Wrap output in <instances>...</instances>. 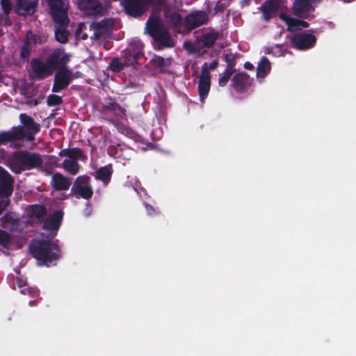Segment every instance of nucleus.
<instances>
[{
  "label": "nucleus",
  "mask_w": 356,
  "mask_h": 356,
  "mask_svg": "<svg viewBox=\"0 0 356 356\" xmlns=\"http://www.w3.org/2000/svg\"><path fill=\"white\" fill-rule=\"evenodd\" d=\"M83 24H80L76 30V37H79L81 40H86L88 38V34L86 33H81Z\"/></svg>",
  "instance_id": "46"
},
{
  "label": "nucleus",
  "mask_w": 356,
  "mask_h": 356,
  "mask_svg": "<svg viewBox=\"0 0 356 356\" xmlns=\"http://www.w3.org/2000/svg\"><path fill=\"white\" fill-rule=\"evenodd\" d=\"M219 33L218 32L207 33L202 35L200 41L204 47H211L218 40Z\"/></svg>",
  "instance_id": "31"
},
{
  "label": "nucleus",
  "mask_w": 356,
  "mask_h": 356,
  "mask_svg": "<svg viewBox=\"0 0 356 356\" xmlns=\"http://www.w3.org/2000/svg\"><path fill=\"white\" fill-rule=\"evenodd\" d=\"M63 98L57 95H50L47 97V103L49 106H56L62 104Z\"/></svg>",
  "instance_id": "42"
},
{
  "label": "nucleus",
  "mask_w": 356,
  "mask_h": 356,
  "mask_svg": "<svg viewBox=\"0 0 356 356\" xmlns=\"http://www.w3.org/2000/svg\"><path fill=\"white\" fill-rule=\"evenodd\" d=\"M12 236L8 232L0 229V245L4 248H8L11 241Z\"/></svg>",
  "instance_id": "37"
},
{
  "label": "nucleus",
  "mask_w": 356,
  "mask_h": 356,
  "mask_svg": "<svg viewBox=\"0 0 356 356\" xmlns=\"http://www.w3.org/2000/svg\"><path fill=\"white\" fill-rule=\"evenodd\" d=\"M31 305H33L34 304V301H31L29 303Z\"/></svg>",
  "instance_id": "56"
},
{
  "label": "nucleus",
  "mask_w": 356,
  "mask_h": 356,
  "mask_svg": "<svg viewBox=\"0 0 356 356\" xmlns=\"http://www.w3.org/2000/svg\"><path fill=\"white\" fill-rule=\"evenodd\" d=\"M72 184L70 178L65 177L60 172L54 173L50 181L51 188L56 191H67Z\"/></svg>",
  "instance_id": "21"
},
{
  "label": "nucleus",
  "mask_w": 356,
  "mask_h": 356,
  "mask_svg": "<svg viewBox=\"0 0 356 356\" xmlns=\"http://www.w3.org/2000/svg\"><path fill=\"white\" fill-rule=\"evenodd\" d=\"M209 22V17L206 11L193 10L184 18L182 34H188L193 30L207 24Z\"/></svg>",
  "instance_id": "6"
},
{
  "label": "nucleus",
  "mask_w": 356,
  "mask_h": 356,
  "mask_svg": "<svg viewBox=\"0 0 356 356\" xmlns=\"http://www.w3.org/2000/svg\"><path fill=\"white\" fill-rule=\"evenodd\" d=\"M150 62L152 65L159 70L161 72H166L168 67L171 65L172 59L171 58H165L161 56L154 55Z\"/></svg>",
  "instance_id": "25"
},
{
  "label": "nucleus",
  "mask_w": 356,
  "mask_h": 356,
  "mask_svg": "<svg viewBox=\"0 0 356 356\" xmlns=\"http://www.w3.org/2000/svg\"><path fill=\"white\" fill-rule=\"evenodd\" d=\"M74 79L73 72L70 69H59L54 76L51 88L53 92H59L67 88Z\"/></svg>",
  "instance_id": "9"
},
{
  "label": "nucleus",
  "mask_w": 356,
  "mask_h": 356,
  "mask_svg": "<svg viewBox=\"0 0 356 356\" xmlns=\"http://www.w3.org/2000/svg\"><path fill=\"white\" fill-rule=\"evenodd\" d=\"M100 112L104 115H108L110 113H112L113 115L119 118L126 116L125 108L113 101L111 98L105 100V104L102 105Z\"/></svg>",
  "instance_id": "19"
},
{
  "label": "nucleus",
  "mask_w": 356,
  "mask_h": 356,
  "mask_svg": "<svg viewBox=\"0 0 356 356\" xmlns=\"http://www.w3.org/2000/svg\"><path fill=\"white\" fill-rule=\"evenodd\" d=\"M111 176L112 166L111 165H107L99 168L96 171L95 177L97 180H99L105 184H107L111 180Z\"/></svg>",
  "instance_id": "27"
},
{
  "label": "nucleus",
  "mask_w": 356,
  "mask_h": 356,
  "mask_svg": "<svg viewBox=\"0 0 356 356\" xmlns=\"http://www.w3.org/2000/svg\"><path fill=\"white\" fill-rule=\"evenodd\" d=\"M130 51V56H132V60L134 62L138 63V60L143 56V53L140 51Z\"/></svg>",
  "instance_id": "45"
},
{
  "label": "nucleus",
  "mask_w": 356,
  "mask_h": 356,
  "mask_svg": "<svg viewBox=\"0 0 356 356\" xmlns=\"http://www.w3.org/2000/svg\"><path fill=\"white\" fill-rule=\"evenodd\" d=\"M168 19V25L175 32L182 34L183 20L181 14L173 12L165 16Z\"/></svg>",
  "instance_id": "23"
},
{
  "label": "nucleus",
  "mask_w": 356,
  "mask_h": 356,
  "mask_svg": "<svg viewBox=\"0 0 356 356\" xmlns=\"http://www.w3.org/2000/svg\"><path fill=\"white\" fill-rule=\"evenodd\" d=\"M70 61V56L67 54H63L61 51H55L49 58V64L54 70L56 69H70L66 64Z\"/></svg>",
  "instance_id": "20"
},
{
  "label": "nucleus",
  "mask_w": 356,
  "mask_h": 356,
  "mask_svg": "<svg viewBox=\"0 0 356 356\" xmlns=\"http://www.w3.org/2000/svg\"><path fill=\"white\" fill-rule=\"evenodd\" d=\"M25 41L34 47L35 44H41L42 38L41 35L35 34L31 30H29L26 32Z\"/></svg>",
  "instance_id": "35"
},
{
  "label": "nucleus",
  "mask_w": 356,
  "mask_h": 356,
  "mask_svg": "<svg viewBox=\"0 0 356 356\" xmlns=\"http://www.w3.org/2000/svg\"><path fill=\"white\" fill-rule=\"evenodd\" d=\"M144 206L146 209V211L148 215L153 216V215H156L158 213L156 209L153 207L151 204H149L147 202H144Z\"/></svg>",
  "instance_id": "47"
},
{
  "label": "nucleus",
  "mask_w": 356,
  "mask_h": 356,
  "mask_svg": "<svg viewBox=\"0 0 356 356\" xmlns=\"http://www.w3.org/2000/svg\"><path fill=\"white\" fill-rule=\"evenodd\" d=\"M165 0H122L121 5L124 12L130 17H140L144 15L151 6H161Z\"/></svg>",
  "instance_id": "4"
},
{
  "label": "nucleus",
  "mask_w": 356,
  "mask_h": 356,
  "mask_svg": "<svg viewBox=\"0 0 356 356\" xmlns=\"http://www.w3.org/2000/svg\"><path fill=\"white\" fill-rule=\"evenodd\" d=\"M78 8L88 16H102L104 8L102 3L98 0H79Z\"/></svg>",
  "instance_id": "11"
},
{
  "label": "nucleus",
  "mask_w": 356,
  "mask_h": 356,
  "mask_svg": "<svg viewBox=\"0 0 356 356\" xmlns=\"http://www.w3.org/2000/svg\"><path fill=\"white\" fill-rule=\"evenodd\" d=\"M14 222V214L12 212L6 213L0 218V226L1 227H6L9 225H13Z\"/></svg>",
  "instance_id": "41"
},
{
  "label": "nucleus",
  "mask_w": 356,
  "mask_h": 356,
  "mask_svg": "<svg viewBox=\"0 0 356 356\" xmlns=\"http://www.w3.org/2000/svg\"><path fill=\"white\" fill-rule=\"evenodd\" d=\"M70 154V148L63 149L58 153V155L61 157H68Z\"/></svg>",
  "instance_id": "51"
},
{
  "label": "nucleus",
  "mask_w": 356,
  "mask_h": 356,
  "mask_svg": "<svg viewBox=\"0 0 356 356\" xmlns=\"http://www.w3.org/2000/svg\"><path fill=\"white\" fill-rule=\"evenodd\" d=\"M25 138V131L21 126L13 127L10 131L0 132V145H6L10 142L20 140Z\"/></svg>",
  "instance_id": "15"
},
{
  "label": "nucleus",
  "mask_w": 356,
  "mask_h": 356,
  "mask_svg": "<svg viewBox=\"0 0 356 356\" xmlns=\"http://www.w3.org/2000/svg\"><path fill=\"white\" fill-rule=\"evenodd\" d=\"M124 62L126 66H131L137 63L136 62H134L132 60V56H130V51L126 54L125 56L124 57Z\"/></svg>",
  "instance_id": "48"
},
{
  "label": "nucleus",
  "mask_w": 356,
  "mask_h": 356,
  "mask_svg": "<svg viewBox=\"0 0 356 356\" xmlns=\"http://www.w3.org/2000/svg\"><path fill=\"white\" fill-rule=\"evenodd\" d=\"M14 178L0 165V216L10 204L9 197L14 190Z\"/></svg>",
  "instance_id": "5"
},
{
  "label": "nucleus",
  "mask_w": 356,
  "mask_h": 356,
  "mask_svg": "<svg viewBox=\"0 0 356 356\" xmlns=\"http://www.w3.org/2000/svg\"><path fill=\"white\" fill-rule=\"evenodd\" d=\"M62 168L70 175H76L79 172L81 165L77 161L65 159Z\"/></svg>",
  "instance_id": "30"
},
{
  "label": "nucleus",
  "mask_w": 356,
  "mask_h": 356,
  "mask_svg": "<svg viewBox=\"0 0 356 356\" xmlns=\"http://www.w3.org/2000/svg\"><path fill=\"white\" fill-rule=\"evenodd\" d=\"M234 71L232 70L225 69L222 74H220V78L218 79V85L220 87L225 86L229 80L230 79L232 75L234 74Z\"/></svg>",
  "instance_id": "38"
},
{
  "label": "nucleus",
  "mask_w": 356,
  "mask_h": 356,
  "mask_svg": "<svg viewBox=\"0 0 356 356\" xmlns=\"http://www.w3.org/2000/svg\"><path fill=\"white\" fill-rule=\"evenodd\" d=\"M244 67L246 70H252L254 68V65L250 62H245L244 64Z\"/></svg>",
  "instance_id": "53"
},
{
  "label": "nucleus",
  "mask_w": 356,
  "mask_h": 356,
  "mask_svg": "<svg viewBox=\"0 0 356 356\" xmlns=\"http://www.w3.org/2000/svg\"><path fill=\"white\" fill-rule=\"evenodd\" d=\"M29 212L32 217L42 222L47 215V209L44 204H35L29 206Z\"/></svg>",
  "instance_id": "26"
},
{
  "label": "nucleus",
  "mask_w": 356,
  "mask_h": 356,
  "mask_svg": "<svg viewBox=\"0 0 356 356\" xmlns=\"http://www.w3.org/2000/svg\"><path fill=\"white\" fill-rule=\"evenodd\" d=\"M146 29L147 33L163 46L172 47L174 45L170 33L158 17L150 16L146 23Z\"/></svg>",
  "instance_id": "3"
},
{
  "label": "nucleus",
  "mask_w": 356,
  "mask_h": 356,
  "mask_svg": "<svg viewBox=\"0 0 356 356\" xmlns=\"http://www.w3.org/2000/svg\"><path fill=\"white\" fill-rule=\"evenodd\" d=\"M287 25L290 30H300L301 28H307L309 23L305 20L291 17L288 19Z\"/></svg>",
  "instance_id": "33"
},
{
  "label": "nucleus",
  "mask_w": 356,
  "mask_h": 356,
  "mask_svg": "<svg viewBox=\"0 0 356 356\" xmlns=\"http://www.w3.org/2000/svg\"><path fill=\"white\" fill-rule=\"evenodd\" d=\"M310 7L311 4L308 0H296L293 9L296 15L300 16L309 13Z\"/></svg>",
  "instance_id": "29"
},
{
  "label": "nucleus",
  "mask_w": 356,
  "mask_h": 356,
  "mask_svg": "<svg viewBox=\"0 0 356 356\" xmlns=\"http://www.w3.org/2000/svg\"><path fill=\"white\" fill-rule=\"evenodd\" d=\"M50 10V14L55 24L68 26L70 19L67 15V8L65 0H47Z\"/></svg>",
  "instance_id": "7"
},
{
  "label": "nucleus",
  "mask_w": 356,
  "mask_h": 356,
  "mask_svg": "<svg viewBox=\"0 0 356 356\" xmlns=\"http://www.w3.org/2000/svg\"><path fill=\"white\" fill-rule=\"evenodd\" d=\"M42 156L29 150L17 151L13 153L9 167L15 174L33 169L41 168L43 165Z\"/></svg>",
  "instance_id": "2"
},
{
  "label": "nucleus",
  "mask_w": 356,
  "mask_h": 356,
  "mask_svg": "<svg viewBox=\"0 0 356 356\" xmlns=\"http://www.w3.org/2000/svg\"><path fill=\"white\" fill-rule=\"evenodd\" d=\"M33 48V45L24 40L20 49V58L23 60H28Z\"/></svg>",
  "instance_id": "36"
},
{
  "label": "nucleus",
  "mask_w": 356,
  "mask_h": 356,
  "mask_svg": "<svg viewBox=\"0 0 356 356\" xmlns=\"http://www.w3.org/2000/svg\"><path fill=\"white\" fill-rule=\"evenodd\" d=\"M211 88V76L207 64L204 63L198 81V93L202 103L204 102Z\"/></svg>",
  "instance_id": "13"
},
{
  "label": "nucleus",
  "mask_w": 356,
  "mask_h": 356,
  "mask_svg": "<svg viewBox=\"0 0 356 356\" xmlns=\"http://www.w3.org/2000/svg\"><path fill=\"white\" fill-rule=\"evenodd\" d=\"M90 177L86 175L76 177L71 188V195L85 200L91 198L93 190L90 185Z\"/></svg>",
  "instance_id": "8"
},
{
  "label": "nucleus",
  "mask_w": 356,
  "mask_h": 356,
  "mask_svg": "<svg viewBox=\"0 0 356 356\" xmlns=\"http://www.w3.org/2000/svg\"><path fill=\"white\" fill-rule=\"evenodd\" d=\"M38 4V0H16L15 13L19 16H32Z\"/></svg>",
  "instance_id": "16"
},
{
  "label": "nucleus",
  "mask_w": 356,
  "mask_h": 356,
  "mask_svg": "<svg viewBox=\"0 0 356 356\" xmlns=\"http://www.w3.org/2000/svg\"><path fill=\"white\" fill-rule=\"evenodd\" d=\"M70 160L77 161L79 160H85L86 159V156L84 154L83 151L79 148H70V154H69Z\"/></svg>",
  "instance_id": "34"
},
{
  "label": "nucleus",
  "mask_w": 356,
  "mask_h": 356,
  "mask_svg": "<svg viewBox=\"0 0 356 356\" xmlns=\"http://www.w3.org/2000/svg\"><path fill=\"white\" fill-rule=\"evenodd\" d=\"M229 6V3H228L227 1L219 0L214 8L215 13H222Z\"/></svg>",
  "instance_id": "43"
},
{
  "label": "nucleus",
  "mask_w": 356,
  "mask_h": 356,
  "mask_svg": "<svg viewBox=\"0 0 356 356\" xmlns=\"http://www.w3.org/2000/svg\"><path fill=\"white\" fill-rule=\"evenodd\" d=\"M31 68L39 80L49 76L54 72L53 67L49 64V58L45 64L38 58H34L31 63Z\"/></svg>",
  "instance_id": "14"
},
{
  "label": "nucleus",
  "mask_w": 356,
  "mask_h": 356,
  "mask_svg": "<svg viewBox=\"0 0 356 356\" xmlns=\"http://www.w3.org/2000/svg\"><path fill=\"white\" fill-rule=\"evenodd\" d=\"M224 60L227 63V69L235 70L236 65V55L230 53H227L224 55Z\"/></svg>",
  "instance_id": "40"
},
{
  "label": "nucleus",
  "mask_w": 356,
  "mask_h": 356,
  "mask_svg": "<svg viewBox=\"0 0 356 356\" xmlns=\"http://www.w3.org/2000/svg\"><path fill=\"white\" fill-rule=\"evenodd\" d=\"M125 63H122L118 58H114L111 60L109 64V68L114 72H120L124 70Z\"/></svg>",
  "instance_id": "39"
},
{
  "label": "nucleus",
  "mask_w": 356,
  "mask_h": 356,
  "mask_svg": "<svg viewBox=\"0 0 356 356\" xmlns=\"http://www.w3.org/2000/svg\"><path fill=\"white\" fill-rule=\"evenodd\" d=\"M55 38L57 41L65 44L68 41L69 32L66 30L67 26H62L60 24H56Z\"/></svg>",
  "instance_id": "32"
},
{
  "label": "nucleus",
  "mask_w": 356,
  "mask_h": 356,
  "mask_svg": "<svg viewBox=\"0 0 356 356\" xmlns=\"http://www.w3.org/2000/svg\"><path fill=\"white\" fill-rule=\"evenodd\" d=\"M19 120L22 124V127L24 128V131H40V125L37 123L34 119L27 115L26 113H21L19 115Z\"/></svg>",
  "instance_id": "24"
},
{
  "label": "nucleus",
  "mask_w": 356,
  "mask_h": 356,
  "mask_svg": "<svg viewBox=\"0 0 356 356\" xmlns=\"http://www.w3.org/2000/svg\"><path fill=\"white\" fill-rule=\"evenodd\" d=\"M29 248L39 266H50L61 257L59 246L49 241L33 240Z\"/></svg>",
  "instance_id": "1"
},
{
  "label": "nucleus",
  "mask_w": 356,
  "mask_h": 356,
  "mask_svg": "<svg viewBox=\"0 0 356 356\" xmlns=\"http://www.w3.org/2000/svg\"><path fill=\"white\" fill-rule=\"evenodd\" d=\"M108 153L110 156L115 157L118 153V149L115 146H110L108 149Z\"/></svg>",
  "instance_id": "50"
},
{
  "label": "nucleus",
  "mask_w": 356,
  "mask_h": 356,
  "mask_svg": "<svg viewBox=\"0 0 356 356\" xmlns=\"http://www.w3.org/2000/svg\"><path fill=\"white\" fill-rule=\"evenodd\" d=\"M113 29V24L110 19L105 18L100 22H92L90 24V30L93 31V34L90 37L93 40H99L102 38L108 37Z\"/></svg>",
  "instance_id": "10"
},
{
  "label": "nucleus",
  "mask_w": 356,
  "mask_h": 356,
  "mask_svg": "<svg viewBox=\"0 0 356 356\" xmlns=\"http://www.w3.org/2000/svg\"><path fill=\"white\" fill-rule=\"evenodd\" d=\"M270 71V63L267 57L263 56L257 67V76L258 78H264Z\"/></svg>",
  "instance_id": "28"
},
{
  "label": "nucleus",
  "mask_w": 356,
  "mask_h": 356,
  "mask_svg": "<svg viewBox=\"0 0 356 356\" xmlns=\"http://www.w3.org/2000/svg\"><path fill=\"white\" fill-rule=\"evenodd\" d=\"M280 18L282 20L284 21V22H286V24H287V22H289L288 19H291V17H288L286 15L283 14V13H282V14H280Z\"/></svg>",
  "instance_id": "54"
},
{
  "label": "nucleus",
  "mask_w": 356,
  "mask_h": 356,
  "mask_svg": "<svg viewBox=\"0 0 356 356\" xmlns=\"http://www.w3.org/2000/svg\"><path fill=\"white\" fill-rule=\"evenodd\" d=\"M218 66V61L217 60H213L209 65V68L211 70H216Z\"/></svg>",
  "instance_id": "52"
},
{
  "label": "nucleus",
  "mask_w": 356,
  "mask_h": 356,
  "mask_svg": "<svg viewBox=\"0 0 356 356\" xmlns=\"http://www.w3.org/2000/svg\"><path fill=\"white\" fill-rule=\"evenodd\" d=\"M316 38L312 33H296L291 40V47L299 50H305L312 47Z\"/></svg>",
  "instance_id": "12"
},
{
  "label": "nucleus",
  "mask_w": 356,
  "mask_h": 356,
  "mask_svg": "<svg viewBox=\"0 0 356 356\" xmlns=\"http://www.w3.org/2000/svg\"><path fill=\"white\" fill-rule=\"evenodd\" d=\"M280 6V0H266L260 7L264 21H269L275 15Z\"/></svg>",
  "instance_id": "22"
},
{
  "label": "nucleus",
  "mask_w": 356,
  "mask_h": 356,
  "mask_svg": "<svg viewBox=\"0 0 356 356\" xmlns=\"http://www.w3.org/2000/svg\"><path fill=\"white\" fill-rule=\"evenodd\" d=\"M250 76L245 72L236 73L232 79V86L236 92L244 93L251 86Z\"/></svg>",
  "instance_id": "17"
},
{
  "label": "nucleus",
  "mask_w": 356,
  "mask_h": 356,
  "mask_svg": "<svg viewBox=\"0 0 356 356\" xmlns=\"http://www.w3.org/2000/svg\"><path fill=\"white\" fill-rule=\"evenodd\" d=\"M64 212L62 210H57L51 213L44 222L42 229L56 233L63 220Z\"/></svg>",
  "instance_id": "18"
},
{
  "label": "nucleus",
  "mask_w": 356,
  "mask_h": 356,
  "mask_svg": "<svg viewBox=\"0 0 356 356\" xmlns=\"http://www.w3.org/2000/svg\"><path fill=\"white\" fill-rule=\"evenodd\" d=\"M38 132L36 131H26V133L25 132V138L28 141L32 142L35 140V135Z\"/></svg>",
  "instance_id": "49"
},
{
  "label": "nucleus",
  "mask_w": 356,
  "mask_h": 356,
  "mask_svg": "<svg viewBox=\"0 0 356 356\" xmlns=\"http://www.w3.org/2000/svg\"><path fill=\"white\" fill-rule=\"evenodd\" d=\"M1 6L5 15H8L12 10V4L10 0H1Z\"/></svg>",
  "instance_id": "44"
},
{
  "label": "nucleus",
  "mask_w": 356,
  "mask_h": 356,
  "mask_svg": "<svg viewBox=\"0 0 356 356\" xmlns=\"http://www.w3.org/2000/svg\"><path fill=\"white\" fill-rule=\"evenodd\" d=\"M26 289H24L22 290V291H21V292H22V293H24V294H25V293H26ZM27 291H29V289H27Z\"/></svg>",
  "instance_id": "55"
}]
</instances>
